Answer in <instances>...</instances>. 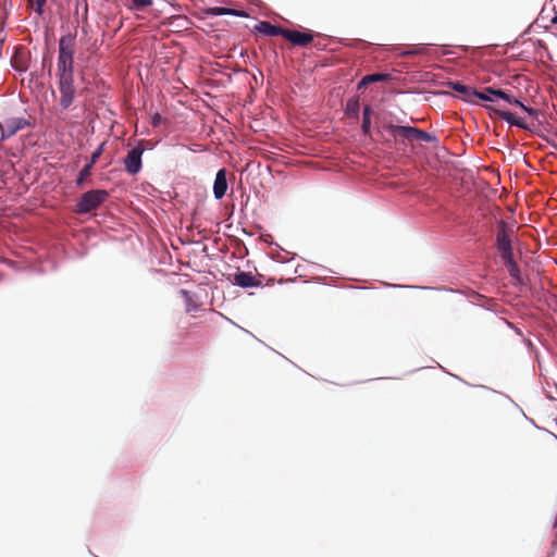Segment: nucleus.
I'll return each mask as SVG.
<instances>
[{
    "label": "nucleus",
    "instance_id": "26",
    "mask_svg": "<svg viewBox=\"0 0 557 557\" xmlns=\"http://www.w3.org/2000/svg\"><path fill=\"white\" fill-rule=\"evenodd\" d=\"M181 294H182L183 296H185L186 298H188V297H189L188 292H187V290H185V289H182V290H181Z\"/></svg>",
    "mask_w": 557,
    "mask_h": 557
},
{
    "label": "nucleus",
    "instance_id": "6",
    "mask_svg": "<svg viewBox=\"0 0 557 557\" xmlns=\"http://www.w3.org/2000/svg\"><path fill=\"white\" fill-rule=\"evenodd\" d=\"M447 85L459 94L458 97L460 99L470 103L479 104L478 100L493 102V99L486 95L485 88L483 91H479L475 88L461 84L460 82H448Z\"/></svg>",
    "mask_w": 557,
    "mask_h": 557
},
{
    "label": "nucleus",
    "instance_id": "22",
    "mask_svg": "<svg viewBox=\"0 0 557 557\" xmlns=\"http://www.w3.org/2000/svg\"><path fill=\"white\" fill-rule=\"evenodd\" d=\"M136 9H143L152 4V0H132Z\"/></svg>",
    "mask_w": 557,
    "mask_h": 557
},
{
    "label": "nucleus",
    "instance_id": "9",
    "mask_svg": "<svg viewBox=\"0 0 557 557\" xmlns=\"http://www.w3.org/2000/svg\"><path fill=\"white\" fill-rule=\"evenodd\" d=\"M313 34L285 29L284 38L295 46L306 47L313 40Z\"/></svg>",
    "mask_w": 557,
    "mask_h": 557
},
{
    "label": "nucleus",
    "instance_id": "27",
    "mask_svg": "<svg viewBox=\"0 0 557 557\" xmlns=\"http://www.w3.org/2000/svg\"><path fill=\"white\" fill-rule=\"evenodd\" d=\"M486 95L494 100V98L492 97V96H494L493 94L486 92Z\"/></svg>",
    "mask_w": 557,
    "mask_h": 557
},
{
    "label": "nucleus",
    "instance_id": "15",
    "mask_svg": "<svg viewBox=\"0 0 557 557\" xmlns=\"http://www.w3.org/2000/svg\"><path fill=\"white\" fill-rule=\"evenodd\" d=\"M388 78H389V75L383 74V73H374V74L366 75L359 82L358 88L360 89V88L366 87L367 85L375 83V82L387 81Z\"/></svg>",
    "mask_w": 557,
    "mask_h": 557
},
{
    "label": "nucleus",
    "instance_id": "5",
    "mask_svg": "<svg viewBox=\"0 0 557 557\" xmlns=\"http://www.w3.org/2000/svg\"><path fill=\"white\" fill-rule=\"evenodd\" d=\"M511 233L512 231L509 230L507 223L500 220L497 224L495 246L502 259H506L513 256Z\"/></svg>",
    "mask_w": 557,
    "mask_h": 557
},
{
    "label": "nucleus",
    "instance_id": "21",
    "mask_svg": "<svg viewBox=\"0 0 557 557\" xmlns=\"http://www.w3.org/2000/svg\"><path fill=\"white\" fill-rule=\"evenodd\" d=\"M46 1L47 0H28V2L32 4V5H35V11L36 13L38 14H41L42 13V8L44 5L46 4Z\"/></svg>",
    "mask_w": 557,
    "mask_h": 557
},
{
    "label": "nucleus",
    "instance_id": "11",
    "mask_svg": "<svg viewBox=\"0 0 557 557\" xmlns=\"http://www.w3.org/2000/svg\"><path fill=\"white\" fill-rule=\"evenodd\" d=\"M486 110L496 114L502 120L508 122L510 125L518 126L522 129H530L529 126L520 119H516L515 114L509 111L499 110L492 106H485Z\"/></svg>",
    "mask_w": 557,
    "mask_h": 557
},
{
    "label": "nucleus",
    "instance_id": "2",
    "mask_svg": "<svg viewBox=\"0 0 557 557\" xmlns=\"http://www.w3.org/2000/svg\"><path fill=\"white\" fill-rule=\"evenodd\" d=\"M394 138L401 137L410 141H432L434 136L430 133L412 126H400L386 123L383 126Z\"/></svg>",
    "mask_w": 557,
    "mask_h": 557
},
{
    "label": "nucleus",
    "instance_id": "18",
    "mask_svg": "<svg viewBox=\"0 0 557 557\" xmlns=\"http://www.w3.org/2000/svg\"><path fill=\"white\" fill-rule=\"evenodd\" d=\"M360 109L359 99L357 97L350 98L345 108V112L348 116L357 117Z\"/></svg>",
    "mask_w": 557,
    "mask_h": 557
},
{
    "label": "nucleus",
    "instance_id": "23",
    "mask_svg": "<svg viewBox=\"0 0 557 557\" xmlns=\"http://www.w3.org/2000/svg\"><path fill=\"white\" fill-rule=\"evenodd\" d=\"M161 122H162V116L159 113H154L151 116V124L153 127L159 126L161 124Z\"/></svg>",
    "mask_w": 557,
    "mask_h": 557
},
{
    "label": "nucleus",
    "instance_id": "20",
    "mask_svg": "<svg viewBox=\"0 0 557 557\" xmlns=\"http://www.w3.org/2000/svg\"><path fill=\"white\" fill-rule=\"evenodd\" d=\"M104 145L106 143H102L98 146V148L92 152L91 157H90V160H89V164L91 165H95L98 161V159L101 157V154L103 153V150H104Z\"/></svg>",
    "mask_w": 557,
    "mask_h": 557
},
{
    "label": "nucleus",
    "instance_id": "13",
    "mask_svg": "<svg viewBox=\"0 0 557 557\" xmlns=\"http://www.w3.org/2000/svg\"><path fill=\"white\" fill-rule=\"evenodd\" d=\"M227 190L226 170L221 169L218 171L213 184V194L216 199H222Z\"/></svg>",
    "mask_w": 557,
    "mask_h": 557
},
{
    "label": "nucleus",
    "instance_id": "25",
    "mask_svg": "<svg viewBox=\"0 0 557 557\" xmlns=\"http://www.w3.org/2000/svg\"><path fill=\"white\" fill-rule=\"evenodd\" d=\"M550 22L557 24V8H555V15L552 17Z\"/></svg>",
    "mask_w": 557,
    "mask_h": 557
},
{
    "label": "nucleus",
    "instance_id": "19",
    "mask_svg": "<svg viewBox=\"0 0 557 557\" xmlns=\"http://www.w3.org/2000/svg\"><path fill=\"white\" fill-rule=\"evenodd\" d=\"M94 165L87 163L78 173L76 185L82 186L84 182L90 176Z\"/></svg>",
    "mask_w": 557,
    "mask_h": 557
},
{
    "label": "nucleus",
    "instance_id": "24",
    "mask_svg": "<svg viewBox=\"0 0 557 557\" xmlns=\"http://www.w3.org/2000/svg\"><path fill=\"white\" fill-rule=\"evenodd\" d=\"M26 125V122L24 120H20L14 128L12 129V133H15L18 129H22Z\"/></svg>",
    "mask_w": 557,
    "mask_h": 557
},
{
    "label": "nucleus",
    "instance_id": "17",
    "mask_svg": "<svg viewBox=\"0 0 557 557\" xmlns=\"http://www.w3.org/2000/svg\"><path fill=\"white\" fill-rule=\"evenodd\" d=\"M372 113H373V110H372L371 106H366L363 108L361 129L364 135H370Z\"/></svg>",
    "mask_w": 557,
    "mask_h": 557
},
{
    "label": "nucleus",
    "instance_id": "10",
    "mask_svg": "<svg viewBox=\"0 0 557 557\" xmlns=\"http://www.w3.org/2000/svg\"><path fill=\"white\" fill-rule=\"evenodd\" d=\"M233 283L243 288L261 286L262 282L250 272H237L234 274Z\"/></svg>",
    "mask_w": 557,
    "mask_h": 557
},
{
    "label": "nucleus",
    "instance_id": "8",
    "mask_svg": "<svg viewBox=\"0 0 557 557\" xmlns=\"http://www.w3.org/2000/svg\"><path fill=\"white\" fill-rule=\"evenodd\" d=\"M485 91L488 92V94H493L495 97L504 99L505 101H507L510 104L519 106L523 111H525L530 115H533V116L537 115V110L524 106L520 100H518L517 98L511 97L508 92H506V91H504L502 89H496V88H493V87H485Z\"/></svg>",
    "mask_w": 557,
    "mask_h": 557
},
{
    "label": "nucleus",
    "instance_id": "3",
    "mask_svg": "<svg viewBox=\"0 0 557 557\" xmlns=\"http://www.w3.org/2000/svg\"><path fill=\"white\" fill-rule=\"evenodd\" d=\"M109 197L104 189H92L82 195L76 203L75 212L79 214L89 213L101 206Z\"/></svg>",
    "mask_w": 557,
    "mask_h": 557
},
{
    "label": "nucleus",
    "instance_id": "16",
    "mask_svg": "<svg viewBox=\"0 0 557 557\" xmlns=\"http://www.w3.org/2000/svg\"><path fill=\"white\" fill-rule=\"evenodd\" d=\"M207 14L210 15V16H220V15H238V16H243L244 15L243 13H239V12H237L234 9H227V8H222V7L209 8L207 10Z\"/></svg>",
    "mask_w": 557,
    "mask_h": 557
},
{
    "label": "nucleus",
    "instance_id": "14",
    "mask_svg": "<svg viewBox=\"0 0 557 557\" xmlns=\"http://www.w3.org/2000/svg\"><path fill=\"white\" fill-rule=\"evenodd\" d=\"M255 28L257 32L262 33L267 36H271V37H274V36L284 37L285 29H286V28H283L280 26L272 25L271 23L265 22V21L259 22V24L256 25Z\"/></svg>",
    "mask_w": 557,
    "mask_h": 557
},
{
    "label": "nucleus",
    "instance_id": "4",
    "mask_svg": "<svg viewBox=\"0 0 557 557\" xmlns=\"http://www.w3.org/2000/svg\"><path fill=\"white\" fill-rule=\"evenodd\" d=\"M60 91L59 104L63 111L67 110L75 99L74 75L57 74Z\"/></svg>",
    "mask_w": 557,
    "mask_h": 557
},
{
    "label": "nucleus",
    "instance_id": "1",
    "mask_svg": "<svg viewBox=\"0 0 557 557\" xmlns=\"http://www.w3.org/2000/svg\"><path fill=\"white\" fill-rule=\"evenodd\" d=\"M76 34L67 33L59 39L57 74L73 75Z\"/></svg>",
    "mask_w": 557,
    "mask_h": 557
},
{
    "label": "nucleus",
    "instance_id": "12",
    "mask_svg": "<svg viewBox=\"0 0 557 557\" xmlns=\"http://www.w3.org/2000/svg\"><path fill=\"white\" fill-rule=\"evenodd\" d=\"M506 268H507V271L509 273V276L512 281V284L515 285H522L524 284V280L521 275V271H520V268L517 263V261L515 260L513 256L512 257H509V258H506V259H503Z\"/></svg>",
    "mask_w": 557,
    "mask_h": 557
},
{
    "label": "nucleus",
    "instance_id": "7",
    "mask_svg": "<svg viewBox=\"0 0 557 557\" xmlns=\"http://www.w3.org/2000/svg\"><path fill=\"white\" fill-rule=\"evenodd\" d=\"M144 141H140L138 146L128 151L124 159V166L128 174L135 175L141 170V156L144 153Z\"/></svg>",
    "mask_w": 557,
    "mask_h": 557
}]
</instances>
